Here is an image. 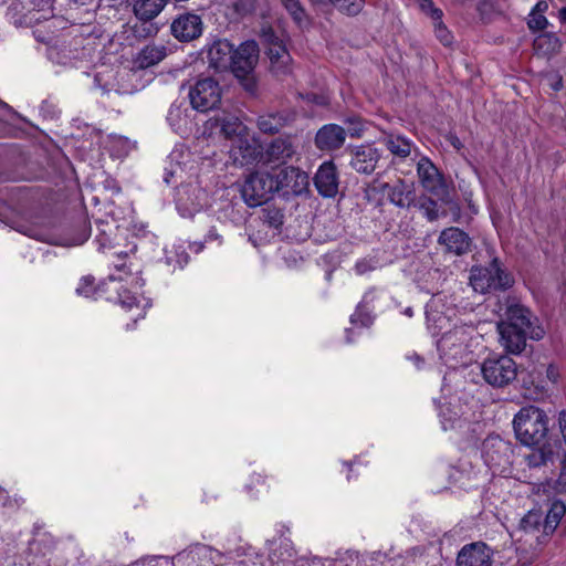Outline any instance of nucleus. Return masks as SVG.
<instances>
[{
	"label": "nucleus",
	"mask_w": 566,
	"mask_h": 566,
	"mask_svg": "<svg viewBox=\"0 0 566 566\" xmlns=\"http://www.w3.org/2000/svg\"><path fill=\"white\" fill-rule=\"evenodd\" d=\"M346 139L345 129L336 124H327L318 129L315 145L321 150H335L340 148Z\"/></svg>",
	"instance_id": "21"
},
{
	"label": "nucleus",
	"mask_w": 566,
	"mask_h": 566,
	"mask_svg": "<svg viewBox=\"0 0 566 566\" xmlns=\"http://www.w3.org/2000/svg\"><path fill=\"white\" fill-rule=\"evenodd\" d=\"M256 125L262 133L273 135L286 125V117L280 113L260 115Z\"/></svg>",
	"instance_id": "28"
},
{
	"label": "nucleus",
	"mask_w": 566,
	"mask_h": 566,
	"mask_svg": "<svg viewBox=\"0 0 566 566\" xmlns=\"http://www.w3.org/2000/svg\"><path fill=\"white\" fill-rule=\"evenodd\" d=\"M166 0H137L134 12L139 20L151 21L164 9Z\"/></svg>",
	"instance_id": "27"
},
{
	"label": "nucleus",
	"mask_w": 566,
	"mask_h": 566,
	"mask_svg": "<svg viewBox=\"0 0 566 566\" xmlns=\"http://www.w3.org/2000/svg\"><path fill=\"white\" fill-rule=\"evenodd\" d=\"M296 154V146L291 136H280L272 139L261 151V165L272 168L290 161Z\"/></svg>",
	"instance_id": "10"
},
{
	"label": "nucleus",
	"mask_w": 566,
	"mask_h": 566,
	"mask_svg": "<svg viewBox=\"0 0 566 566\" xmlns=\"http://www.w3.org/2000/svg\"><path fill=\"white\" fill-rule=\"evenodd\" d=\"M559 19L563 23H566V7L559 10Z\"/></svg>",
	"instance_id": "52"
},
{
	"label": "nucleus",
	"mask_w": 566,
	"mask_h": 566,
	"mask_svg": "<svg viewBox=\"0 0 566 566\" xmlns=\"http://www.w3.org/2000/svg\"><path fill=\"white\" fill-rule=\"evenodd\" d=\"M547 9V3L545 1H541L538 2L534 9H533V12L532 13H535V11H544Z\"/></svg>",
	"instance_id": "50"
},
{
	"label": "nucleus",
	"mask_w": 566,
	"mask_h": 566,
	"mask_svg": "<svg viewBox=\"0 0 566 566\" xmlns=\"http://www.w3.org/2000/svg\"><path fill=\"white\" fill-rule=\"evenodd\" d=\"M263 222L275 230H280L284 223V212L274 206H268L261 210Z\"/></svg>",
	"instance_id": "32"
},
{
	"label": "nucleus",
	"mask_w": 566,
	"mask_h": 566,
	"mask_svg": "<svg viewBox=\"0 0 566 566\" xmlns=\"http://www.w3.org/2000/svg\"><path fill=\"white\" fill-rule=\"evenodd\" d=\"M222 96L219 83L212 77H201L189 90V99L192 108L208 112L216 108Z\"/></svg>",
	"instance_id": "8"
},
{
	"label": "nucleus",
	"mask_w": 566,
	"mask_h": 566,
	"mask_svg": "<svg viewBox=\"0 0 566 566\" xmlns=\"http://www.w3.org/2000/svg\"><path fill=\"white\" fill-rule=\"evenodd\" d=\"M516 439L527 447H534L544 441L548 433L546 413L534 406L522 408L513 419Z\"/></svg>",
	"instance_id": "1"
},
{
	"label": "nucleus",
	"mask_w": 566,
	"mask_h": 566,
	"mask_svg": "<svg viewBox=\"0 0 566 566\" xmlns=\"http://www.w3.org/2000/svg\"><path fill=\"white\" fill-rule=\"evenodd\" d=\"M501 345L511 354H521L526 346L528 332L517 328L513 323H497Z\"/></svg>",
	"instance_id": "16"
},
{
	"label": "nucleus",
	"mask_w": 566,
	"mask_h": 566,
	"mask_svg": "<svg viewBox=\"0 0 566 566\" xmlns=\"http://www.w3.org/2000/svg\"><path fill=\"white\" fill-rule=\"evenodd\" d=\"M275 191L283 198L301 196L308 191L310 177L302 169L285 166L273 172Z\"/></svg>",
	"instance_id": "7"
},
{
	"label": "nucleus",
	"mask_w": 566,
	"mask_h": 566,
	"mask_svg": "<svg viewBox=\"0 0 566 566\" xmlns=\"http://www.w3.org/2000/svg\"><path fill=\"white\" fill-rule=\"evenodd\" d=\"M258 57V44L254 41L244 42L233 50V63L229 69L238 78H247L254 70Z\"/></svg>",
	"instance_id": "11"
},
{
	"label": "nucleus",
	"mask_w": 566,
	"mask_h": 566,
	"mask_svg": "<svg viewBox=\"0 0 566 566\" xmlns=\"http://www.w3.org/2000/svg\"><path fill=\"white\" fill-rule=\"evenodd\" d=\"M122 306L123 307L127 306L128 310H132L133 308V303H126L125 301H122Z\"/></svg>",
	"instance_id": "54"
},
{
	"label": "nucleus",
	"mask_w": 566,
	"mask_h": 566,
	"mask_svg": "<svg viewBox=\"0 0 566 566\" xmlns=\"http://www.w3.org/2000/svg\"><path fill=\"white\" fill-rule=\"evenodd\" d=\"M350 167L358 174L370 175L380 159V151L371 145H360L349 150Z\"/></svg>",
	"instance_id": "15"
},
{
	"label": "nucleus",
	"mask_w": 566,
	"mask_h": 566,
	"mask_svg": "<svg viewBox=\"0 0 566 566\" xmlns=\"http://www.w3.org/2000/svg\"><path fill=\"white\" fill-rule=\"evenodd\" d=\"M513 282V277L501 268L496 258L488 266L472 268L470 272V284L481 294L506 290Z\"/></svg>",
	"instance_id": "2"
},
{
	"label": "nucleus",
	"mask_w": 566,
	"mask_h": 566,
	"mask_svg": "<svg viewBox=\"0 0 566 566\" xmlns=\"http://www.w3.org/2000/svg\"><path fill=\"white\" fill-rule=\"evenodd\" d=\"M542 523V514L538 511L527 512L520 522V528L525 533H532L538 528Z\"/></svg>",
	"instance_id": "35"
},
{
	"label": "nucleus",
	"mask_w": 566,
	"mask_h": 566,
	"mask_svg": "<svg viewBox=\"0 0 566 566\" xmlns=\"http://www.w3.org/2000/svg\"><path fill=\"white\" fill-rule=\"evenodd\" d=\"M406 313H407L408 315H411V310H410V308H408V310L406 311Z\"/></svg>",
	"instance_id": "59"
},
{
	"label": "nucleus",
	"mask_w": 566,
	"mask_h": 566,
	"mask_svg": "<svg viewBox=\"0 0 566 566\" xmlns=\"http://www.w3.org/2000/svg\"><path fill=\"white\" fill-rule=\"evenodd\" d=\"M350 321L353 324H356L360 321L363 326H369L373 323V318L369 314L363 313L360 306L357 307L356 312L350 316Z\"/></svg>",
	"instance_id": "43"
},
{
	"label": "nucleus",
	"mask_w": 566,
	"mask_h": 566,
	"mask_svg": "<svg viewBox=\"0 0 566 566\" xmlns=\"http://www.w3.org/2000/svg\"><path fill=\"white\" fill-rule=\"evenodd\" d=\"M566 513V505L562 501H554L544 520V533L551 534L558 526L562 517Z\"/></svg>",
	"instance_id": "30"
},
{
	"label": "nucleus",
	"mask_w": 566,
	"mask_h": 566,
	"mask_svg": "<svg viewBox=\"0 0 566 566\" xmlns=\"http://www.w3.org/2000/svg\"><path fill=\"white\" fill-rule=\"evenodd\" d=\"M547 377L552 379L553 381H556L557 374L555 371V368L553 366H549L547 368Z\"/></svg>",
	"instance_id": "51"
},
{
	"label": "nucleus",
	"mask_w": 566,
	"mask_h": 566,
	"mask_svg": "<svg viewBox=\"0 0 566 566\" xmlns=\"http://www.w3.org/2000/svg\"><path fill=\"white\" fill-rule=\"evenodd\" d=\"M262 146L254 140L248 138H238L231 145L229 156L233 164L240 167L261 164Z\"/></svg>",
	"instance_id": "13"
},
{
	"label": "nucleus",
	"mask_w": 566,
	"mask_h": 566,
	"mask_svg": "<svg viewBox=\"0 0 566 566\" xmlns=\"http://www.w3.org/2000/svg\"><path fill=\"white\" fill-rule=\"evenodd\" d=\"M472 329L464 326H457L453 329L444 333L438 340V350L440 357L446 364L465 363L470 355L469 340Z\"/></svg>",
	"instance_id": "3"
},
{
	"label": "nucleus",
	"mask_w": 566,
	"mask_h": 566,
	"mask_svg": "<svg viewBox=\"0 0 566 566\" xmlns=\"http://www.w3.org/2000/svg\"><path fill=\"white\" fill-rule=\"evenodd\" d=\"M95 291V279L91 275L83 276L76 287V293L85 297L93 296Z\"/></svg>",
	"instance_id": "39"
},
{
	"label": "nucleus",
	"mask_w": 566,
	"mask_h": 566,
	"mask_svg": "<svg viewBox=\"0 0 566 566\" xmlns=\"http://www.w3.org/2000/svg\"><path fill=\"white\" fill-rule=\"evenodd\" d=\"M266 54L270 59L271 71L276 76L286 75L290 73L292 57L282 40L280 42H275L272 46H269L266 49Z\"/></svg>",
	"instance_id": "23"
},
{
	"label": "nucleus",
	"mask_w": 566,
	"mask_h": 566,
	"mask_svg": "<svg viewBox=\"0 0 566 566\" xmlns=\"http://www.w3.org/2000/svg\"><path fill=\"white\" fill-rule=\"evenodd\" d=\"M381 142L394 156L401 159L410 156L413 147L412 142L401 135L387 134Z\"/></svg>",
	"instance_id": "26"
},
{
	"label": "nucleus",
	"mask_w": 566,
	"mask_h": 566,
	"mask_svg": "<svg viewBox=\"0 0 566 566\" xmlns=\"http://www.w3.org/2000/svg\"><path fill=\"white\" fill-rule=\"evenodd\" d=\"M546 84L554 91H559L563 87V78L558 74H548L545 76Z\"/></svg>",
	"instance_id": "46"
},
{
	"label": "nucleus",
	"mask_w": 566,
	"mask_h": 566,
	"mask_svg": "<svg viewBox=\"0 0 566 566\" xmlns=\"http://www.w3.org/2000/svg\"><path fill=\"white\" fill-rule=\"evenodd\" d=\"M438 243L443 245L447 252L462 255L470 251L471 239L461 229L451 227L440 233Z\"/></svg>",
	"instance_id": "19"
},
{
	"label": "nucleus",
	"mask_w": 566,
	"mask_h": 566,
	"mask_svg": "<svg viewBox=\"0 0 566 566\" xmlns=\"http://www.w3.org/2000/svg\"><path fill=\"white\" fill-rule=\"evenodd\" d=\"M451 144L458 149L461 147V143L457 137H452Z\"/></svg>",
	"instance_id": "53"
},
{
	"label": "nucleus",
	"mask_w": 566,
	"mask_h": 566,
	"mask_svg": "<svg viewBox=\"0 0 566 566\" xmlns=\"http://www.w3.org/2000/svg\"><path fill=\"white\" fill-rule=\"evenodd\" d=\"M421 10L428 14L433 20H440L442 18V11L438 8H434L432 0H415Z\"/></svg>",
	"instance_id": "41"
},
{
	"label": "nucleus",
	"mask_w": 566,
	"mask_h": 566,
	"mask_svg": "<svg viewBox=\"0 0 566 566\" xmlns=\"http://www.w3.org/2000/svg\"><path fill=\"white\" fill-rule=\"evenodd\" d=\"M417 175L421 186L442 202H449V189L442 174L433 163L422 157L417 164Z\"/></svg>",
	"instance_id": "9"
},
{
	"label": "nucleus",
	"mask_w": 566,
	"mask_h": 566,
	"mask_svg": "<svg viewBox=\"0 0 566 566\" xmlns=\"http://www.w3.org/2000/svg\"><path fill=\"white\" fill-rule=\"evenodd\" d=\"M534 44L536 50H541L546 53L557 52L560 48L559 39L551 33H545L537 36Z\"/></svg>",
	"instance_id": "33"
},
{
	"label": "nucleus",
	"mask_w": 566,
	"mask_h": 566,
	"mask_svg": "<svg viewBox=\"0 0 566 566\" xmlns=\"http://www.w3.org/2000/svg\"><path fill=\"white\" fill-rule=\"evenodd\" d=\"M484 380L493 387H505L515 380L517 365L510 356L502 355L485 359L481 365Z\"/></svg>",
	"instance_id": "6"
},
{
	"label": "nucleus",
	"mask_w": 566,
	"mask_h": 566,
	"mask_svg": "<svg viewBox=\"0 0 566 566\" xmlns=\"http://www.w3.org/2000/svg\"><path fill=\"white\" fill-rule=\"evenodd\" d=\"M510 446L499 437H489L483 442V457L491 467H500L506 461Z\"/></svg>",
	"instance_id": "22"
},
{
	"label": "nucleus",
	"mask_w": 566,
	"mask_h": 566,
	"mask_svg": "<svg viewBox=\"0 0 566 566\" xmlns=\"http://www.w3.org/2000/svg\"><path fill=\"white\" fill-rule=\"evenodd\" d=\"M433 21L436 22V24H434V32H436L437 38L440 40V42L443 45H450L452 43V39H453V36L450 33V31L442 23L441 19L440 20H433Z\"/></svg>",
	"instance_id": "40"
},
{
	"label": "nucleus",
	"mask_w": 566,
	"mask_h": 566,
	"mask_svg": "<svg viewBox=\"0 0 566 566\" xmlns=\"http://www.w3.org/2000/svg\"><path fill=\"white\" fill-rule=\"evenodd\" d=\"M317 7H332L347 15H357L365 6V0H308Z\"/></svg>",
	"instance_id": "25"
},
{
	"label": "nucleus",
	"mask_w": 566,
	"mask_h": 566,
	"mask_svg": "<svg viewBox=\"0 0 566 566\" xmlns=\"http://www.w3.org/2000/svg\"><path fill=\"white\" fill-rule=\"evenodd\" d=\"M166 56V45L149 43L138 52L136 63L140 69H148L161 62Z\"/></svg>",
	"instance_id": "24"
},
{
	"label": "nucleus",
	"mask_w": 566,
	"mask_h": 566,
	"mask_svg": "<svg viewBox=\"0 0 566 566\" xmlns=\"http://www.w3.org/2000/svg\"><path fill=\"white\" fill-rule=\"evenodd\" d=\"M165 260L166 264L172 266L174 270L182 269L188 263L189 255L185 252V250H167Z\"/></svg>",
	"instance_id": "34"
},
{
	"label": "nucleus",
	"mask_w": 566,
	"mask_h": 566,
	"mask_svg": "<svg viewBox=\"0 0 566 566\" xmlns=\"http://www.w3.org/2000/svg\"><path fill=\"white\" fill-rule=\"evenodd\" d=\"M281 2L297 23L305 19V10L300 0H281Z\"/></svg>",
	"instance_id": "38"
},
{
	"label": "nucleus",
	"mask_w": 566,
	"mask_h": 566,
	"mask_svg": "<svg viewBox=\"0 0 566 566\" xmlns=\"http://www.w3.org/2000/svg\"><path fill=\"white\" fill-rule=\"evenodd\" d=\"M493 552L483 542L464 545L457 556V566H492Z\"/></svg>",
	"instance_id": "12"
},
{
	"label": "nucleus",
	"mask_w": 566,
	"mask_h": 566,
	"mask_svg": "<svg viewBox=\"0 0 566 566\" xmlns=\"http://www.w3.org/2000/svg\"><path fill=\"white\" fill-rule=\"evenodd\" d=\"M261 40L265 48L272 46L275 42H280L281 40L274 34L271 28H263L261 33Z\"/></svg>",
	"instance_id": "44"
},
{
	"label": "nucleus",
	"mask_w": 566,
	"mask_h": 566,
	"mask_svg": "<svg viewBox=\"0 0 566 566\" xmlns=\"http://www.w3.org/2000/svg\"><path fill=\"white\" fill-rule=\"evenodd\" d=\"M419 209L428 221L433 222L440 217L438 203L430 197H424L419 202Z\"/></svg>",
	"instance_id": "36"
},
{
	"label": "nucleus",
	"mask_w": 566,
	"mask_h": 566,
	"mask_svg": "<svg viewBox=\"0 0 566 566\" xmlns=\"http://www.w3.org/2000/svg\"><path fill=\"white\" fill-rule=\"evenodd\" d=\"M317 192L324 198H334L338 193L339 177L333 161H324L314 176Z\"/></svg>",
	"instance_id": "14"
},
{
	"label": "nucleus",
	"mask_w": 566,
	"mask_h": 566,
	"mask_svg": "<svg viewBox=\"0 0 566 566\" xmlns=\"http://www.w3.org/2000/svg\"><path fill=\"white\" fill-rule=\"evenodd\" d=\"M552 459L553 451L551 448L534 449L524 457L527 467L533 469L545 467Z\"/></svg>",
	"instance_id": "31"
},
{
	"label": "nucleus",
	"mask_w": 566,
	"mask_h": 566,
	"mask_svg": "<svg viewBox=\"0 0 566 566\" xmlns=\"http://www.w3.org/2000/svg\"><path fill=\"white\" fill-rule=\"evenodd\" d=\"M29 20H30V23H31L33 21V17H30ZM34 21H39V18H35Z\"/></svg>",
	"instance_id": "58"
},
{
	"label": "nucleus",
	"mask_w": 566,
	"mask_h": 566,
	"mask_svg": "<svg viewBox=\"0 0 566 566\" xmlns=\"http://www.w3.org/2000/svg\"><path fill=\"white\" fill-rule=\"evenodd\" d=\"M43 536H44V539H43V541H44L45 543H48V548H49V549H53V548H54V546H55V541H54V538L51 536V534H48V533H44V534H43Z\"/></svg>",
	"instance_id": "48"
},
{
	"label": "nucleus",
	"mask_w": 566,
	"mask_h": 566,
	"mask_svg": "<svg viewBox=\"0 0 566 566\" xmlns=\"http://www.w3.org/2000/svg\"><path fill=\"white\" fill-rule=\"evenodd\" d=\"M136 308L139 311V313L137 314V316H136V317H134V322H137V319H138L139 317H142V311L139 310V306H138V305H136Z\"/></svg>",
	"instance_id": "55"
},
{
	"label": "nucleus",
	"mask_w": 566,
	"mask_h": 566,
	"mask_svg": "<svg viewBox=\"0 0 566 566\" xmlns=\"http://www.w3.org/2000/svg\"><path fill=\"white\" fill-rule=\"evenodd\" d=\"M500 311L503 312L500 323L515 324L517 328L528 332L530 338L534 340H539L545 336L544 328L536 324L537 318L516 298H506L500 306Z\"/></svg>",
	"instance_id": "5"
},
{
	"label": "nucleus",
	"mask_w": 566,
	"mask_h": 566,
	"mask_svg": "<svg viewBox=\"0 0 566 566\" xmlns=\"http://www.w3.org/2000/svg\"><path fill=\"white\" fill-rule=\"evenodd\" d=\"M158 29L150 21L139 20L132 27L133 35L137 39H145L157 33Z\"/></svg>",
	"instance_id": "37"
},
{
	"label": "nucleus",
	"mask_w": 566,
	"mask_h": 566,
	"mask_svg": "<svg viewBox=\"0 0 566 566\" xmlns=\"http://www.w3.org/2000/svg\"><path fill=\"white\" fill-rule=\"evenodd\" d=\"M0 503H1L3 506L9 505V495H8V492H7L4 489H1V488H0Z\"/></svg>",
	"instance_id": "47"
},
{
	"label": "nucleus",
	"mask_w": 566,
	"mask_h": 566,
	"mask_svg": "<svg viewBox=\"0 0 566 566\" xmlns=\"http://www.w3.org/2000/svg\"><path fill=\"white\" fill-rule=\"evenodd\" d=\"M379 190L386 192L389 201L399 208H410L415 201L412 186L402 179H398L394 185L379 184Z\"/></svg>",
	"instance_id": "20"
},
{
	"label": "nucleus",
	"mask_w": 566,
	"mask_h": 566,
	"mask_svg": "<svg viewBox=\"0 0 566 566\" xmlns=\"http://www.w3.org/2000/svg\"><path fill=\"white\" fill-rule=\"evenodd\" d=\"M375 269V263L371 260L363 259L355 264V271L359 275H364Z\"/></svg>",
	"instance_id": "45"
},
{
	"label": "nucleus",
	"mask_w": 566,
	"mask_h": 566,
	"mask_svg": "<svg viewBox=\"0 0 566 566\" xmlns=\"http://www.w3.org/2000/svg\"><path fill=\"white\" fill-rule=\"evenodd\" d=\"M276 193L273 172L254 171L250 174L242 187L241 196L249 207H259Z\"/></svg>",
	"instance_id": "4"
},
{
	"label": "nucleus",
	"mask_w": 566,
	"mask_h": 566,
	"mask_svg": "<svg viewBox=\"0 0 566 566\" xmlns=\"http://www.w3.org/2000/svg\"><path fill=\"white\" fill-rule=\"evenodd\" d=\"M33 34H34V36H35V39H36L38 41H40V42H44V43L50 42V41H51V39H52L51 36L45 38V36H43V34H40V30H35V31H33Z\"/></svg>",
	"instance_id": "49"
},
{
	"label": "nucleus",
	"mask_w": 566,
	"mask_h": 566,
	"mask_svg": "<svg viewBox=\"0 0 566 566\" xmlns=\"http://www.w3.org/2000/svg\"><path fill=\"white\" fill-rule=\"evenodd\" d=\"M212 126L219 127L220 132L227 137L231 138L235 135L240 134L242 128V122L238 116L223 114L220 116H216L211 120Z\"/></svg>",
	"instance_id": "29"
},
{
	"label": "nucleus",
	"mask_w": 566,
	"mask_h": 566,
	"mask_svg": "<svg viewBox=\"0 0 566 566\" xmlns=\"http://www.w3.org/2000/svg\"><path fill=\"white\" fill-rule=\"evenodd\" d=\"M233 44L228 40L214 41L207 52L209 66L219 72L229 70L233 63Z\"/></svg>",
	"instance_id": "18"
},
{
	"label": "nucleus",
	"mask_w": 566,
	"mask_h": 566,
	"mask_svg": "<svg viewBox=\"0 0 566 566\" xmlns=\"http://www.w3.org/2000/svg\"><path fill=\"white\" fill-rule=\"evenodd\" d=\"M172 35L182 42L198 38L202 32V22L199 15L192 13L181 14L171 23Z\"/></svg>",
	"instance_id": "17"
},
{
	"label": "nucleus",
	"mask_w": 566,
	"mask_h": 566,
	"mask_svg": "<svg viewBox=\"0 0 566 566\" xmlns=\"http://www.w3.org/2000/svg\"><path fill=\"white\" fill-rule=\"evenodd\" d=\"M547 19L542 14L532 13L527 24L531 30H544L547 25Z\"/></svg>",
	"instance_id": "42"
},
{
	"label": "nucleus",
	"mask_w": 566,
	"mask_h": 566,
	"mask_svg": "<svg viewBox=\"0 0 566 566\" xmlns=\"http://www.w3.org/2000/svg\"><path fill=\"white\" fill-rule=\"evenodd\" d=\"M352 136H359V133L357 130L350 133Z\"/></svg>",
	"instance_id": "57"
},
{
	"label": "nucleus",
	"mask_w": 566,
	"mask_h": 566,
	"mask_svg": "<svg viewBox=\"0 0 566 566\" xmlns=\"http://www.w3.org/2000/svg\"><path fill=\"white\" fill-rule=\"evenodd\" d=\"M420 363H422V360L420 359V357L417 356L416 357V364H417L418 367L420 366Z\"/></svg>",
	"instance_id": "56"
}]
</instances>
